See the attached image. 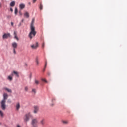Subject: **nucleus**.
Wrapping results in <instances>:
<instances>
[{"mask_svg":"<svg viewBox=\"0 0 127 127\" xmlns=\"http://www.w3.org/2000/svg\"><path fill=\"white\" fill-rule=\"evenodd\" d=\"M7 98H8V95L6 93H4L3 94V99L0 102L1 108L3 111L6 109V100H7Z\"/></svg>","mask_w":127,"mask_h":127,"instance_id":"obj_1","label":"nucleus"},{"mask_svg":"<svg viewBox=\"0 0 127 127\" xmlns=\"http://www.w3.org/2000/svg\"><path fill=\"white\" fill-rule=\"evenodd\" d=\"M31 31L29 34V37L30 39H32L36 35V31H35V27L30 28Z\"/></svg>","mask_w":127,"mask_h":127,"instance_id":"obj_2","label":"nucleus"},{"mask_svg":"<svg viewBox=\"0 0 127 127\" xmlns=\"http://www.w3.org/2000/svg\"><path fill=\"white\" fill-rule=\"evenodd\" d=\"M30 117H31V114H30V113L26 114L23 117L24 122L25 123L28 122V121H29Z\"/></svg>","mask_w":127,"mask_h":127,"instance_id":"obj_3","label":"nucleus"},{"mask_svg":"<svg viewBox=\"0 0 127 127\" xmlns=\"http://www.w3.org/2000/svg\"><path fill=\"white\" fill-rule=\"evenodd\" d=\"M38 123V120H37V118H33L32 120V126H33V127H37L38 126L37 125V124Z\"/></svg>","mask_w":127,"mask_h":127,"instance_id":"obj_4","label":"nucleus"},{"mask_svg":"<svg viewBox=\"0 0 127 127\" xmlns=\"http://www.w3.org/2000/svg\"><path fill=\"white\" fill-rule=\"evenodd\" d=\"M8 37H10V33H5L3 35V39H6L8 38Z\"/></svg>","mask_w":127,"mask_h":127,"instance_id":"obj_5","label":"nucleus"},{"mask_svg":"<svg viewBox=\"0 0 127 127\" xmlns=\"http://www.w3.org/2000/svg\"><path fill=\"white\" fill-rule=\"evenodd\" d=\"M12 46L13 49H16L17 48L18 44L17 43L14 42L12 43Z\"/></svg>","mask_w":127,"mask_h":127,"instance_id":"obj_6","label":"nucleus"},{"mask_svg":"<svg viewBox=\"0 0 127 127\" xmlns=\"http://www.w3.org/2000/svg\"><path fill=\"white\" fill-rule=\"evenodd\" d=\"M39 110V108L38 107V106H34V114H37Z\"/></svg>","mask_w":127,"mask_h":127,"instance_id":"obj_7","label":"nucleus"},{"mask_svg":"<svg viewBox=\"0 0 127 127\" xmlns=\"http://www.w3.org/2000/svg\"><path fill=\"white\" fill-rule=\"evenodd\" d=\"M19 8L21 10L24 9V8H25V4H24V3L20 4V5H19Z\"/></svg>","mask_w":127,"mask_h":127,"instance_id":"obj_8","label":"nucleus"},{"mask_svg":"<svg viewBox=\"0 0 127 127\" xmlns=\"http://www.w3.org/2000/svg\"><path fill=\"white\" fill-rule=\"evenodd\" d=\"M45 124V119H42L40 121V125H41V126H44Z\"/></svg>","mask_w":127,"mask_h":127,"instance_id":"obj_9","label":"nucleus"},{"mask_svg":"<svg viewBox=\"0 0 127 127\" xmlns=\"http://www.w3.org/2000/svg\"><path fill=\"white\" fill-rule=\"evenodd\" d=\"M34 21H35V19L33 18L32 20L31 25H30V28L35 27H34Z\"/></svg>","mask_w":127,"mask_h":127,"instance_id":"obj_10","label":"nucleus"},{"mask_svg":"<svg viewBox=\"0 0 127 127\" xmlns=\"http://www.w3.org/2000/svg\"><path fill=\"white\" fill-rule=\"evenodd\" d=\"M19 109H20V104L19 103H17L16 104V110L17 111H19Z\"/></svg>","mask_w":127,"mask_h":127,"instance_id":"obj_11","label":"nucleus"},{"mask_svg":"<svg viewBox=\"0 0 127 127\" xmlns=\"http://www.w3.org/2000/svg\"><path fill=\"white\" fill-rule=\"evenodd\" d=\"M61 123L64 125H68V124H69V121L67 120H62Z\"/></svg>","mask_w":127,"mask_h":127,"instance_id":"obj_12","label":"nucleus"},{"mask_svg":"<svg viewBox=\"0 0 127 127\" xmlns=\"http://www.w3.org/2000/svg\"><path fill=\"white\" fill-rule=\"evenodd\" d=\"M32 48H33V49H35L36 48H37V47H38V43H36V45H33L31 46Z\"/></svg>","mask_w":127,"mask_h":127,"instance_id":"obj_13","label":"nucleus"},{"mask_svg":"<svg viewBox=\"0 0 127 127\" xmlns=\"http://www.w3.org/2000/svg\"><path fill=\"white\" fill-rule=\"evenodd\" d=\"M4 90H5V91H7V92H8V93H12V91L11 90V89L7 88V87H5L4 88Z\"/></svg>","mask_w":127,"mask_h":127,"instance_id":"obj_14","label":"nucleus"},{"mask_svg":"<svg viewBox=\"0 0 127 127\" xmlns=\"http://www.w3.org/2000/svg\"><path fill=\"white\" fill-rule=\"evenodd\" d=\"M14 35L15 39H16L18 41L19 40V39H18V37H17V34L16 33V31L14 32Z\"/></svg>","mask_w":127,"mask_h":127,"instance_id":"obj_15","label":"nucleus"},{"mask_svg":"<svg viewBox=\"0 0 127 127\" xmlns=\"http://www.w3.org/2000/svg\"><path fill=\"white\" fill-rule=\"evenodd\" d=\"M15 5V1H12L10 4V6H11V7H13Z\"/></svg>","mask_w":127,"mask_h":127,"instance_id":"obj_16","label":"nucleus"},{"mask_svg":"<svg viewBox=\"0 0 127 127\" xmlns=\"http://www.w3.org/2000/svg\"><path fill=\"white\" fill-rule=\"evenodd\" d=\"M36 64L37 66L39 65V60H38V57L36 58Z\"/></svg>","mask_w":127,"mask_h":127,"instance_id":"obj_17","label":"nucleus"},{"mask_svg":"<svg viewBox=\"0 0 127 127\" xmlns=\"http://www.w3.org/2000/svg\"><path fill=\"white\" fill-rule=\"evenodd\" d=\"M24 16H25L26 17H27V18H28V17H29V13H28V12H26L24 14Z\"/></svg>","mask_w":127,"mask_h":127,"instance_id":"obj_18","label":"nucleus"},{"mask_svg":"<svg viewBox=\"0 0 127 127\" xmlns=\"http://www.w3.org/2000/svg\"><path fill=\"white\" fill-rule=\"evenodd\" d=\"M17 12H18V10L17 7L15 8V15H17Z\"/></svg>","mask_w":127,"mask_h":127,"instance_id":"obj_19","label":"nucleus"},{"mask_svg":"<svg viewBox=\"0 0 127 127\" xmlns=\"http://www.w3.org/2000/svg\"><path fill=\"white\" fill-rule=\"evenodd\" d=\"M13 73L17 76V77H19V75H18V72L17 71H14Z\"/></svg>","mask_w":127,"mask_h":127,"instance_id":"obj_20","label":"nucleus"},{"mask_svg":"<svg viewBox=\"0 0 127 127\" xmlns=\"http://www.w3.org/2000/svg\"><path fill=\"white\" fill-rule=\"evenodd\" d=\"M0 115L2 118L3 117V112H2V111L0 110Z\"/></svg>","mask_w":127,"mask_h":127,"instance_id":"obj_21","label":"nucleus"},{"mask_svg":"<svg viewBox=\"0 0 127 127\" xmlns=\"http://www.w3.org/2000/svg\"><path fill=\"white\" fill-rule=\"evenodd\" d=\"M39 8H40V10H42V9H43V6L42 5V4H40Z\"/></svg>","mask_w":127,"mask_h":127,"instance_id":"obj_22","label":"nucleus"},{"mask_svg":"<svg viewBox=\"0 0 127 127\" xmlns=\"http://www.w3.org/2000/svg\"><path fill=\"white\" fill-rule=\"evenodd\" d=\"M32 92L33 93H34V94H36V89H32Z\"/></svg>","mask_w":127,"mask_h":127,"instance_id":"obj_23","label":"nucleus"},{"mask_svg":"<svg viewBox=\"0 0 127 127\" xmlns=\"http://www.w3.org/2000/svg\"><path fill=\"white\" fill-rule=\"evenodd\" d=\"M46 66H47V62H46V63H45V67L43 69V72H44V71H45V68H46Z\"/></svg>","mask_w":127,"mask_h":127,"instance_id":"obj_24","label":"nucleus"},{"mask_svg":"<svg viewBox=\"0 0 127 127\" xmlns=\"http://www.w3.org/2000/svg\"><path fill=\"white\" fill-rule=\"evenodd\" d=\"M25 92L28 91V87H27V86L25 87Z\"/></svg>","mask_w":127,"mask_h":127,"instance_id":"obj_25","label":"nucleus"},{"mask_svg":"<svg viewBox=\"0 0 127 127\" xmlns=\"http://www.w3.org/2000/svg\"><path fill=\"white\" fill-rule=\"evenodd\" d=\"M35 83L36 85H38V84H39V81H38V80H35Z\"/></svg>","mask_w":127,"mask_h":127,"instance_id":"obj_26","label":"nucleus"},{"mask_svg":"<svg viewBox=\"0 0 127 127\" xmlns=\"http://www.w3.org/2000/svg\"><path fill=\"white\" fill-rule=\"evenodd\" d=\"M8 80H10V81L12 80V77H11V76H8Z\"/></svg>","mask_w":127,"mask_h":127,"instance_id":"obj_27","label":"nucleus"},{"mask_svg":"<svg viewBox=\"0 0 127 127\" xmlns=\"http://www.w3.org/2000/svg\"><path fill=\"white\" fill-rule=\"evenodd\" d=\"M42 81H43V82H45V83H47V81H46V79L44 78L42 79Z\"/></svg>","mask_w":127,"mask_h":127,"instance_id":"obj_28","label":"nucleus"},{"mask_svg":"<svg viewBox=\"0 0 127 127\" xmlns=\"http://www.w3.org/2000/svg\"><path fill=\"white\" fill-rule=\"evenodd\" d=\"M13 53H14V54H16V51H15V49H13Z\"/></svg>","mask_w":127,"mask_h":127,"instance_id":"obj_29","label":"nucleus"},{"mask_svg":"<svg viewBox=\"0 0 127 127\" xmlns=\"http://www.w3.org/2000/svg\"><path fill=\"white\" fill-rule=\"evenodd\" d=\"M37 0H33V3H35Z\"/></svg>","mask_w":127,"mask_h":127,"instance_id":"obj_30","label":"nucleus"},{"mask_svg":"<svg viewBox=\"0 0 127 127\" xmlns=\"http://www.w3.org/2000/svg\"><path fill=\"white\" fill-rule=\"evenodd\" d=\"M45 45V44L44 43H43V44H42V48H44Z\"/></svg>","mask_w":127,"mask_h":127,"instance_id":"obj_31","label":"nucleus"},{"mask_svg":"<svg viewBox=\"0 0 127 127\" xmlns=\"http://www.w3.org/2000/svg\"><path fill=\"white\" fill-rule=\"evenodd\" d=\"M19 15L21 16L22 15V13H21V11L19 12Z\"/></svg>","mask_w":127,"mask_h":127,"instance_id":"obj_32","label":"nucleus"},{"mask_svg":"<svg viewBox=\"0 0 127 127\" xmlns=\"http://www.w3.org/2000/svg\"><path fill=\"white\" fill-rule=\"evenodd\" d=\"M10 11H11V12L13 11V9H12V8H10Z\"/></svg>","mask_w":127,"mask_h":127,"instance_id":"obj_33","label":"nucleus"},{"mask_svg":"<svg viewBox=\"0 0 127 127\" xmlns=\"http://www.w3.org/2000/svg\"><path fill=\"white\" fill-rule=\"evenodd\" d=\"M8 103H11V100H8Z\"/></svg>","mask_w":127,"mask_h":127,"instance_id":"obj_34","label":"nucleus"},{"mask_svg":"<svg viewBox=\"0 0 127 127\" xmlns=\"http://www.w3.org/2000/svg\"><path fill=\"white\" fill-rule=\"evenodd\" d=\"M47 74L48 75V76H50V72H48Z\"/></svg>","mask_w":127,"mask_h":127,"instance_id":"obj_35","label":"nucleus"},{"mask_svg":"<svg viewBox=\"0 0 127 127\" xmlns=\"http://www.w3.org/2000/svg\"><path fill=\"white\" fill-rule=\"evenodd\" d=\"M11 16H7V18H11Z\"/></svg>","mask_w":127,"mask_h":127,"instance_id":"obj_36","label":"nucleus"},{"mask_svg":"<svg viewBox=\"0 0 127 127\" xmlns=\"http://www.w3.org/2000/svg\"><path fill=\"white\" fill-rule=\"evenodd\" d=\"M11 25H12V26H13V22H11Z\"/></svg>","mask_w":127,"mask_h":127,"instance_id":"obj_37","label":"nucleus"},{"mask_svg":"<svg viewBox=\"0 0 127 127\" xmlns=\"http://www.w3.org/2000/svg\"><path fill=\"white\" fill-rule=\"evenodd\" d=\"M17 127H20V125H18L17 126Z\"/></svg>","mask_w":127,"mask_h":127,"instance_id":"obj_38","label":"nucleus"},{"mask_svg":"<svg viewBox=\"0 0 127 127\" xmlns=\"http://www.w3.org/2000/svg\"><path fill=\"white\" fill-rule=\"evenodd\" d=\"M23 21H24V19H23L22 20V22H23Z\"/></svg>","mask_w":127,"mask_h":127,"instance_id":"obj_39","label":"nucleus"},{"mask_svg":"<svg viewBox=\"0 0 127 127\" xmlns=\"http://www.w3.org/2000/svg\"><path fill=\"white\" fill-rule=\"evenodd\" d=\"M53 101H55V99H52V102H53Z\"/></svg>","mask_w":127,"mask_h":127,"instance_id":"obj_40","label":"nucleus"},{"mask_svg":"<svg viewBox=\"0 0 127 127\" xmlns=\"http://www.w3.org/2000/svg\"><path fill=\"white\" fill-rule=\"evenodd\" d=\"M54 104H52V106H54Z\"/></svg>","mask_w":127,"mask_h":127,"instance_id":"obj_41","label":"nucleus"},{"mask_svg":"<svg viewBox=\"0 0 127 127\" xmlns=\"http://www.w3.org/2000/svg\"><path fill=\"white\" fill-rule=\"evenodd\" d=\"M29 4H30V3H29Z\"/></svg>","mask_w":127,"mask_h":127,"instance_id":"obj_42","label":"nucleus"}]
</instances>
